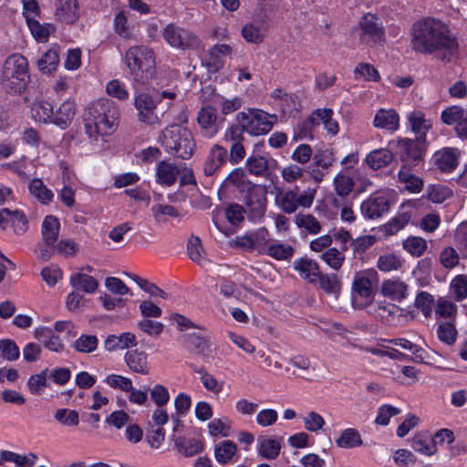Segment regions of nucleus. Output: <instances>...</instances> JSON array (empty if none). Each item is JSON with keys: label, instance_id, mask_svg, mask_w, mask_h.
<instances>
[{"label": "nucleus", "instance_id": "f257e3e1", "mask_svg": "<svg viewBox=\"0 0 467 467\" xmlns=\"http://www.w3.org/2000/svg\"><path fill=\"white\" fill-rule=\"evenodd\" d=\"M410 47L421 55H433L444 63L459 53V43L450 26L434 17L416 21L410 28Z\"/></svg>", "mask_w": 467, "mask_h": 467}, {"label": "nucleus", "instance_id": "f03ea898", "mask_svg": "<svg viewBox=\"0 0 467 467\" xmlns=\"http://www.w3.org/2000/svg\"><path fill=\"white\" fill-rule=\"evenodd\" d=\"M118 119L119 110L113 101L102 99L94 102L83 117L86 132L89 137L109 135L115 130Z\"/></svg>", "mask_w": 467, "mask_h": 467}, {"label": "nucleus", "instance_id": "7ed1b4c3", "mask_svg": "<svg viewBox=\"0 0 467 467\" xmlns=\"http://www.w3.org/2000/svg\"><path fill=\"white\" fill-rule=\"evenodd\" d=\"M30 81L27 59L21 54L10 55L4 62L1 70L0 85L10 95H20Z\"/></svg>", "mask_w": 467, "mask_h": 467}, {"label": "nucleus", "instance_id": "20e7f679", "mask_svg": "<svg viewBox=\"0 0 467 467\" xmlns=\"http://www.w3.org/2000/svg\"><path fill=\"white\" fill-rule=\"evenodd\" d=\"M159 140L168 154L182 160L190 159L195 149L192 133L179 124L166 127L161 131Z\"/></svg>", "mask_w": 467, "mask_h": 467}, {"label": "nucleus", "instance_id": "39448f33", "mask_svg": "<svg viewBox=\"0 0 467 467\" xmlns=\"http://www.w3.org/2000/svg\"><path fill=\"white\" fill-rule=\"evenodd\" d=\"M125 63L130 68L133 81L147 84L155 75L153 51L145 46L130 47L125 55Z\"/></svg>", "mask_w": 467, "mask_h": 467}, {"label": "nucleus", "instance_id": "423d86ee", "mask_svg": "<svg viewBox=\"0 0 467 467\" xmlns=\"http://www.w3.org/2000/svg\"><path fill=\"white\" fill-rule=\"evenodd\" d=\"M426 141L410 140L408 138H397L390 140L385 149H381V166L389 163L394 157L401 161H419L424 153L423 144Z\"/></svg>", "mask_w": 467, "mask_h": 467}, {"label": "nucleus", "instance_id": "0eeeda50", "mask_svg": "<svg viewBox=\"0 0 467 467\" xmlns=\"http://www.w3.org/2000/svg\"><path fill=\"white\" fill-rule=\"evenodd\" d=\"M379 276L376 270L369 269L356 275L352 284L351 302L355 308L368 307L378 291Z\"/></svg>", "mask_w": 467, "mask_h": 467}, {"label": "nucleus", "instance_id": "6e6552de", "mask_svg": "<svg viewBox=\"0 0 467 467\" xmlns=\"http://www.w3.org/2000/svg\"><path fill=\"white\" fill-rule=\"evenodd\" d=\"M166 94L167 91L160 93L155 90L136 92L134 96V107L138 111V120L150 126L160 124L161 118L156 109L158 104H160L162 99V96Z\"/></svg>", "mask_w": 467, "mask_h": 467}, {"label": "nucleus", "instance_id": "1a4fd4ad", "mask_svg": "<svg viewBox=\"0 0 467 467\" xmlns=\"http://www.w3.org/2000/svg\"><path fill=\"white\" fill-rule=\"evenodd\" d=\"M236 119L238 122L244 124L247 133L259 136L266 134L272 130L276 117L261 109H254L239 112Z\"/></svg>", "mask_w": 467, "mask_h": 467}, {"label": "nucleus", "instance_id": "9d476101", "mask_svg": "<svg viewBox=\"0 0 467 467\" xmlns=\"http://www.w3.org/2000/svg\"><path fill=\"white\" fill-rule=\"evenodd\" d=\"M390 344L410 351L412 353V360L415 362L421 363L426 359V351L405 338H396L393 340L381 339V358L387 357L400 361L406 360L407 356L398 349L393 348Z\"/></svg>", "mask_w": 467, "mask_h": 467}, {"label": "nucleus", "instance_id": "9b49d317", "mask_svg": "<svg viewBox=\"0 0 467 467\" xmlns=\"http://www.w3.org/2000/svg\"><path fill=\"white\" fill-rule=\"evenodd\" d=\"M163 37L167 43L181 49H195L200 46V39L189 30L168 25L163 31Z\"/></svg>", "mask_w": 467, "mask_h": 467}, {"label": "nucleus", "instance_id": "f8f14e48", "mask_svg": "<svg viewBox=\"0 0 467 467\" xmlns=\"http://www.w3.org/2000/svg\"><path fill=\"white\" fill-rule=\"evenodd\" d=\"M376 15L368 13L363 16L358 26L353 30V34H358L361 43L375 46L379 38V27Z\"/></svg>", "mask_w": 467, "mask_h": 467}, {"label": "nucleus", "instance_id": "ddd939ff", "mask_svg": "<svg viewBox=\"0 0 467 467\" xmlns=\"http://www.w3.org/2000/svg\"><path fill=\"white\" fill-rule=\"evenodd\" d=\"M407 129L410 130L420 141H426V135L432 128V122L426 118L420 109H413L406 115Z\"/></svg>", "mask_w": 467, "mask_h": 467}, {"label": "nucleus", "instance_id": "4468645a", "mask_svg": "<svg viewBox=\"0 0 467 467\" xmlns=\"http://www.w3.org/2000/svg\"><path fill=\"white\" fill-rule=\"evenodd\" d=\"M11 223L15 234H23L28 228V222L25 213L19 210L4 208L0 210V227L5 230Z\"/></svg>", "mask_w": 467, "mask_h": 467}, {"label": "nucleus", "instance_id": "2eb2a0df", "mask_svg": "<svg viewBox=\"0 0 467 467\" xmlns=\"http://www.w3.org/2000/svg\"><path fill=\"white\" fill-rule=\"evenodd\" d=\"M460 152L455 148H443L437 150L432 161L434 165L443 172H451L456 169L459 164Z\"/></svg>", "mask_w": 467, "mask_h": 467}, {"label": "nucleus", "instance_id": "dca6fc26", "mask_svg": "<svg viewBox=\"0 0 467 467\" xmlns=\"http://www.w3.org/2000/svg\"><path fill=\"white\" fill-rule=\"evenodd\" d=\"M244 203L249 208L253 218H261L265 212V194L264 192L257 189L255 185H250L247 188Z\"/></svg>", "mask_w": 467, "mask_h": 467}, {"label": "nucleus", "instance_id": "f3484780", "mask_svg": "<svg viewBox=\"0 0 467 467\" xmlns=\"http://www.w3.org/2000/svg\"><path fill=\"white\" fill-rule=\"evenodd\" d=\"M397 182L403 185V189L412 194L420 193L424 186L423 180L416 175L407 164H403L398 171Z\"/></svg>", "mask_w": 467, "mask_h": 467}, {"label": "nucleus", "instance_id": "a211bd4d", "mask_svg": "<svg viewBox=\"0 0 467 467\" xmlns=\"http://www.w3.org/2000/svg\"><path fill=\"white\" fill-rule=\"evenodd\" d=\"M55 16L65 24H73L78 19V4L77 0H54Z\"/></svg>", "mask_w": 467, "mask_h": 467}, {"label": "nucleus", "instance_id": "6ab92c4d", "mask_svg": "<svg viewBox=\"0 0 467 467\" xmlns=\"http://www.w3.org/2000/svg\"><path fill=\"white\" fill-rule=\"evenodd\" d=\"M181 173V168L169 161H161L156 167V182L165 186H172Z\"/></svg>", "mask_w": 467, "mask_h": 467}, {"label": "nucleus", "instance_id": "aec40b11", "mask_svg": "<svg viewBox=\"0 0 467 467\" xmlns=\"http://www.w3.org/2000/svg\"><path fill=\"white\" fill-rule=\"evenodd\" d=\"M226 159V149L218 144L213 145L211 148L203 164V172L205 176L213 175L219 170V168L222 167L223 163H225Z\"/></svg>", "mask_w": 467, "mask_h": 467}, {"label": "nucleus", "instance_id": "412c9836", "mask_svg": "<svg viewBox=\"0 0 467 467\" xmlns=\"http://www.w3.org/2000/svg\"><path fill=\"white\" fill-rule=\"evenodd\" d=\"M381 295L393 301L400 302L408 296V286L399 278L387 279L381 284Z\"/></svg>", "mask_w": 467, "mask_h": 467}, {"label": "nucleus", "instance_id": "4be33fe9", "mask_svg": "<svg viewBox=\"0 0 467 467\" xmlns=\"http://www.w3.org/2000/svg\"><path fill=\"white\" fill-rule=\"evenodd\" d=\"M295 270H296L302 278L310 283H316L317 276L320 275V269L314 260L310 258L296 259L293 263Z\"/></svg>", "mask_w": 467, "mask_h": 467}, {"label": "nucleus", "instance_id": "5701e85b", "mask_svg": "<svg viewBox=\"0 0 467 467\" xmlns=\"http://www.w3.org/2000/svg\"><path fill=\"white\" fill-rule=\"evenodd\" d=\"M410 446L415 451L425 456H432L438 451L434 447L432 438L426 431L414 434L410 440Z\"/></svg>", "mask_w": 467, "mask_h": 467}, {"label": "nucleus", "instance_id": "b1692460", "mask_svg": "<svg viewBox=\"0 0 467 467\" xmlns=\"http://www.w3.org/2000/svg\"><path fill=\"white\" fill-rule=\"evenodd\" d=\"M59 229L60 223L56 216L47 215L45 217L42 223L41 234L47 246L54 247L58 237Z\"/></svg>", "mask_w": 467, "mask_h": 467}, {"label": "nucleus", "instance_id": "393cba45", "mask_svg": "<svg viewBox=\"0 0 467 467\" xmlns=\"http://www.w3.org/2000/svg\"><path fill=\"white\" fill-rule=\"evenodd\" d=\"M125 361L133 372L142 375L149 373L147 354L145 352L137 349L128 351L125 355Z\"/></svg>", "mask_w": 467, "mask_h": 467}, {"label": "nucleus", "instance_id": "a878e982", "mask_svg": "<svg viewBox=\"0 0 467 467\" xmlns=\"http://www.w3.org/2000/svg\"><path fill=\"white\" fill-rule=\"evenodd\" d=\"M136 345V337L130 332L122 333L119 336L110 335L104 342L105 348L109 351L124 349Z\"/></svg>", "mask_w": 467, "mask_h": 467}, {"label": "nucleus", "instance_id": "bb28decb", "mask_svg": "<svg viewBox=\"0 0 467 467\" xmlns=\"http://www.w3.org/2000/svg\"><path fill=\"white\" fill-rule=\"evenodd\" d=\"M75 116V105L71 101L63 102L53 113V123L65 129Z\"/></svg>", "mask_w": 467, "mask_h": 467}, {"label": "nucleus", "instance_id": "cd10ccee", "mask_svg": "<svg viewBox=\"0 0 467 467\" xmlns=\"http://www.w3.org/2000/svg\"><path fill=\"white\" fill-rule=\"evenodd\" d=\"M71 285L88 294L94 293L98 288V281L91 275L77 273L70 277Z\"/></svg>", "mask_w": 467, "mask_h": 467}, {"label": "nucleus", "instance_id": "c85d7f7f", "mask_svg": "<svg viewBox=\"0 0 467 467\" xmlns=\"http://www.w3.org/2000/svg\"><path fill=\"white\" fill-rule=\"evenodd\" d=\"M334 111L332 109H317L312 112V117H316L317 120L324 124L325 129L332 135H336L339 131L338 124L333 119Z\"/></svg>", "mask_w": 467, "mask_h": 467}, {"label": "nucleus", "instance_id": "c756f323", "mask_svg": "<svg viewBox=\"0 0 467 467\" xmlns=\"http://www.w3.org/2000/svg\"><path fill=\"white\" fill-rule=\"evenodd\" d=\"M410 216L407 213H400L381 225V231L386 236H391L401 231L410 222Z\"/></svg>", "mask_w": 467, "mask_h": 467}, {"label": "nucleus", "instance_id": "7c9ffc66", "mask_svg": "<svg viewBox=\"0 0 467 467\" xmlns=\"http://www.w3.org/2000/svg\"><path fill=\"white\" fill-rule=\"evenodd\" d=\"M363 441L359 432L353 428L344 430L336 440V445L339 448L351 449L362 445Z\"/></svg>", "mask_w": 467, "mask_h": 467}, {"label": "nucleus", "instance_id": "2f4dec72", "mask_svg": "<svg viewBox=\"0 0 467 467\" xmlns=\"http://www.w3.org/2000/svg\"><path fill=\"white\" fill-rule=\"evenodd\" d=\"M403 249L413 257L421 256L428 249L427 241L420 236H409L402 242Z\"/></svg>", "mask_w": 467, "mask_h": 467}, {"label": "nucleus", "instance_id": "473e14b6", "mask_svg": "<svg viewBox=\"0 0 467 467\" xmlns=\"http://www.w3.org/2000/svg\"><path fill=\"white\" fill-rule=\"evenodd\" d=\"M236 451V444L230 440H226L215 446L214 456L219 463L226 464L234 456Z\"/></svg>", "mask_w": 467, "mask_h": 467}, {"label": "nucleus", "instance_id": "72a5a7b5", "mask_svg": "<svg viewBox=\"0 0 467 467\" xmlns=\"http://www.w3.org/2000/svg\"><path fill=\"white\" fill-rule=\"evenodd\" d=\"M2 460L13 462L16 467H33L37 460V456L30 452L27 455H20L10 451H2Z\"/></svg>", "mask_w": 467, "mask_h": 467}, {"label": "nucleus", "instance_id": "f704fd0d", "mask_svg": "<svg viewBox=\"0 0 467 467\" xmlns=\"http://www.w3.org/2000/svg\"><path fill=\"white\" fill-rule=\"evenodd\" d=\"M27 25L34 37L40 42H46L51 33L55 31L52 24L41 25L38 21L26 16Z\"/></svg>", "mask_w": 467, "mask_h": 467}, {"label": "nucleus", "instance_id": "c9c22d12", "mask_svg": "<svg viewBox=\"0 0 467 467\" xmlns=\"http://www.w3.org/2000/svg\"><path fill=\"white\" fill-rule=\"evenodd\" d=\"M175 446L178 449L179 452L183 454L186 457H192L201 452L203 449V445L201 441L189 439L187 440L184 437H178L175 440Z\"/></svg>", "mask_w": 467, "mask_h": 467}, {"label": "nucleus", "instance_id": "e433bc0d", "mask_svg": "<svg viewBox=\"0 0 467 467\" xmlns=\"http://www.w3.org/2000/svg\"><path fill=\"white\" fill-rule=\"evenodd\" d=\"M467 110L461 106H450L445 108L441 114V121L448 126L456 127L465 118Z\"/></svg>", "mask_w": 467, "mask_h": 467}, {"label": "nucleus", "instance_id": "4c0bfd02", "mask_svg": "<svg viewBox=\"0 0 467 467\" xmlns=\"http://www.w3.org/2000/svg\"><path fill=\"white\" fill-rule=\"evenodd\" d=\"M296 225L306 230L310 234H317L321 231V224L318 220L310 213H298L295 220Z\"/></svg>", "mask_w": 467, "mask_h": 467}, {"label": "nucleus", "instance_id": "58836bf2", "mask_svg": "<svg viewBox=\"0 0 467 467\" xmlns=\"http://www.w3.org/2000/svg\"><path fill=\"white\" fill-rule=\"evenodd\" d=\"M29 192L41 203L47 204L52 201L53 192L47 189L40 179H33L29 183Z\"/></svg>", "mask_w": 467, "mask_h": 467}, {"label": "nucleus", "instance_id": "ea45409f", "mask_svg": "<svg viewBox=\"0 0 467 467\" xmlns=\"http://www.w3.org/2000/svg\"><path fill=\"white\" fill-rule=\"evenodd\" d=\"M297 192L290 190L276 195L275 202L280 209L285 213H293L297 209Z\"/></svg>", "mask_w": 467, "mask_h": 467}, {"label": "nucleus", "instance_id": "a19ab883", "mask_svg": "<svg viewBox=\"0 0 467 467\" xmlns=\"http://www.w3.org/2000/svg\"><path fill=\"white\" fill-rule=\"evenodd\" d=\"M195 372L201 376L200 379L206 390L211 391L213 394H219L223 390V382L217 380V379L213 375L210 374L203 366L195 369Z\"/></svg>", "mask_w": 467, "mask_h": 467}, {"label": "nucleus", "instance_id": "79ce46f5", "mask_svg": "<svg viewBox=\"0 0 467 467\" xmlns=\"http://www.w3.org/2000/svg\"><path fill=\"white\" fill-rule=\"evenodd\" d=\"M231 52H232V47L229 45H226V44L215 45L209 51L208 66L210 67V70H213V71L218 70L223 66L221 57L229 55V54H231Z\"/></svg>", "mask_w": 467, "mask_h": 467}, {"label": "nucleus", "instance_id": "37998d69", "mask_svg": "<svg viewBox=\"0 0 467 467\" xmlns=\"http://www.w3.org/2000/svg\"><path fill=\"white\" fill-rule=\"evenodd\" d=\"M450 293L457 301L467 298V275H458L450 283Z\"/></svg>", "mask_w": 467, "mask_h": 467}, {"label": "nucleus", "instance_id": "c03bdc74", "mask_svg": "<svg viewBox=\"0 0 467 467\" xmlns=\"http://www.w3.org/2000/svg\"><path fill=\"white\" fill-rule=\"evenodd\" d=\"M59 62L58 53L50 49L47 51L38 60L37 66L40 71L49 74L56 70Z\"/></svg>", "mask_w": 467, "mask_h": 467}, {"label": "nucleus", "instance_id": "a18cd8bd", "mask_svg": "<svg viewBox=\"0 0 467 467\" xmlns=\"http://www.w3.org/2000/svg\"><path fill=\"white\" fill-rule=\"evenodd\" d=\"M53 107L47 101H37L32 106L33 117L38 121L53 122Z\"/></svg>", "mask_w": 467, "mask_h": 467}, {"label": "nucleus", "instance_id": "49530a36", "mask_svg": "<svg viewBox=\"0 0 467 467\" xmlns=\"http://www.w3.org/2000/svg\"><path fill=\"white\" fill-rule=\"evenodd\" d=\"M451 195V191L442 184H431L427 187V198L432 202L441 203Z\"/></svg>", "mask_w": 467, "mask_h": 467}, {"label": "nucleus", "instance_id": "de8ad7c7", "mask_svg": "<svg viewBox=\"0 0 467 467\" xmlns=\"http://www.w3.org/2000/svg\"><path fill=\"white\" fill-rule=\"evenodd\" d=\"M295 253L292 245L272 244L267 247V254L275 260H289Z\"/></svg>", "mask_w": 467, "mask_h": 467}, {"label": "nucleus", "instance_id": "09e8293b", "mask_svg": "<svg viewBox=\"0 0 467 467\" xmlns=\"http://www.w3.org/2000/svg\"><path fill=\"white\" fill-rule=\"evenodd\" d=\"M381 129L395 132L400 129V115L393 109H381Z\"/></svg>", "mask_w": 467, "mask_h": 467}, {"label": "nucleus", "instance_id": "8fccbe9b", "mask_svg": "<svg viewBox=\"0 0 467 467\" xmlns=\"http://www.w3.org/2000/svg\"><path fill=\"white\" fill-rule=\"evenodd\" d=\"M280 443L274 439H265L260 442L258 452L265 459L274 460L280 453Z\"/></svg>", "mask_w": 467, "mask_h": 467}, {"label": "nucleus", "instance_id": "3c124183", "mask_svg": "<svg viewBox=\"0 0 467 467\" xmlns=\"http://www.w3.org/2000/svg\"><path fill=\"white\" fill-rule=\"evenodd\" d=\"M245 172L242 168L234 169L222 182V188L235 186L244 190L246 186Z\"/></svg>", "mask_w": 467, "mask_h": 467}, {"label": "nucleus", "instance_id": "603ef678", "mask_svg": "<svg viewBox=\"0 0 467 467\" xmlns=\"http://www.w3.org/2000/svg\"><path fill=\"white\" fill-rule=\"evenodd\" d=\"M99 340L93 335H82L73 344V348L81 353H91L98 348Z\"/></svg>", "mask_w": 467, "mask_h": 467}, {"label": "nucleus", "instance_id": "864d4df0", "mask_svg": "<svg viewBox=\"0 0 467 467\" xmlns=\"http://www.w3.org/2000/svg\"><path fill=\"white\" fill-rule=\"evenodd\" d=\"M54 418L64 426H78L79 423L78 412L73 410L58 409Z\"/></svg>", "mask_w": 467, "mask_h": 467}, {"label": "nucleus", "instance_id": "5fc2aeb1", "mask_svg": "<svg viewBox=\"0 0 467 467\" xmlns=\"http://www.w3.org/2000/svg\"><path fill=\"white\" fill-rule=\"evenodd\" d=\"M187 251L190 259L201 265L203 261V257L202 255L203 248L201 239L198 236L192 235L189 238Z\"/></svg>", "mask_w": 467, "mask_h": 467}, {"label": "nucleus", "instance_id": "6e6d98bb", "mask_svg": "<svg viewBox=\"0 0 467 467\" xmlns=\"http://www.w3.org/2000/svg\"><path fill=\"white\" fill-rule=\"evenodd\" d=\"M246 168L251 174L264 175L268 170V161L262 156H250L246 161Z\"/></svg>", "mask_w": 467, "mask_h": 467}, {"label": "nucleus", "instance_id": "4d7b16f0", "mask_svg": "<svg viewBox=\"0 0 467 467\" xmlns=\"http://www.w3.org/2000/svg\"><path fill=\"white\" fill-rule=\"evenodd\" d=\"M457 312V306L448 298L440 297L436 303L435 313L437 316L448 318L453 317Z\"/></svg>", "mask_w": 467, "mask_h": 467}, {"label": "nucleus", "instance_id": "13d9d810", "mask_svg": "<svg viewBox=\"0 0 467 467\" xmlns=\"http://www.w3.org/2000/svg\"><path fill=\"white\" fill-rule=\"evenodd\" d=\"M353 186L354 182L348 176L338 174L334 179L335 191L341 197L348 195L352 192Z\"/></svg>", "mask_w": 467, "mask_h": 467}, {"label": "nucleus", "instance_id": "bf43d9fd", "mask_svg": "<svg viewBox=\"0 0 467 467\" xmlns=\"http://www.w3.org/2000/svg\"><path fill=\"white\" fill-rule=\"evenodd\" d=\"M320 287L327 293L337 294L340 289V283L336 275H320L317 276Z\"/></svg>", "mask_w": 467, "mask_h": 467}, {"label": "nucleus", "instance_id": "052dcab7", "mask_svg": "<svg viewBox=\"0 0 467 467\" xmlns=\"http://www.w3.org/2000/svg\"><path fill=\"white\" fill-rule=\"evenodd\" d=\"M456 329L451 323H442L437 328L438 338L447 345H452L456 340Z\"/></svg>", "mask_w": 467, "mask_h": 467}, {"label": "nucleus", "instance_id": "680f3d73", "mask_svg": "<svg viewBox=\"0 0 467 467\" xmlns=\"http://www.w3.org/2000/svg\"><path fill=\"white\" fill-rule=\"evenodd\" d=\"M415 304L416 306L422 312V314L428 317L432 313L434 298L431 294L423 291L418 294L415 299Z\"/></svg>", "mask_w": 467, "mask_h": 467}, {"label": "nucleus", "instance_id": "e2e57ef3", "mask_svg": "<svg viewBox=\"0 0 467 467\" xmlns=\"http://www.w3.org/2000/svg\"><path fill=\"white\" fill-rule=\"evenodd\" d=\"M216 119V109L213 107H204L199 111L197 121L201 128L209 129L215 123Z\"/></svg>", "mask_w": 467, "mask_h": 467}, {"label": "nucleus", "instance_id": "0e129e2a", "mask_svg": "<svg viewBox=\"0 0 467 467\" xmlns=\"http://www.w3.org/2000/svg\"><path fill=\"white\" fill-rule=\"evenodd\" d=\"M356 79L363 78L367 81L377 80L379 72L372 65L368 63H360L354 70Z\"/></svg>", "mask_w": 467, "mask_h": 467}, {"label": "nucleus", "instance_id": "69168bd1", "mask_svg": "<svg viewBox=\"0 0 467 467\" xmlns=\"http://www.w3.org/2000/svg\"><path fill=\"white\" fill-rule=\"evenodd\" d=\"M377 242L375 235H363L353 239L350 247L354 254H363Z\"/></svg>", "mask_w": 467, "mask_h": 467}, {"label": "nucleus", "instance_id": "338daca9", "mask_svg": "<svg viewBox=\"0 0 467 467\" xmlns=\"http://www.w3.org/2000/svg\"><path fill=\"white\" fill-rule=\"evenodd\" d=\"M404 260L396 254H387L381 256V271L390 272L400 269Z\"/></svg>", "mask_w": 467, "mask_h": 467}, {"label": "nucleus", "instance_id": "774afa93", "mask_svg": "<svg viewBox=\"0 0 467 467\" xmlns=\"http://www.w3.org/2000/svg\"><path fill=\"white\" fill-rule=\"evenodd\" d=\"M455 244L463 256H467V222L458 225L454 234Z\"/></svg>", "mask_w": 467, "mask_h": 467}]
</instances>
